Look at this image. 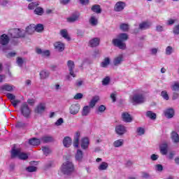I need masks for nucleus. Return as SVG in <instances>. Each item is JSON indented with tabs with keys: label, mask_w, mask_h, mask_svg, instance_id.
Here are the masks:
<instances>
[{
	"label": "nucleus",
	"mask_w": 179,
	"mask_h": 179,
	"mask_svg": "<svg viewBox=\"0 0 179 179\" xmlns=\"http://www.w3.org/2000/svg\"><path fill=\"white\" fill-rule=\"evenodd\" d=\"M128 38V34L124 33L120 34L117 36V38L113 39L112 43L113 45H115V47H118L120 50H126L127 44L123 41H127Z\"/></svg>",
	"instance_id": "nucleus-1"
},
{
	"label": "nucleus",
	"mask_w": 179,
	"mask_h": 179,
	"mask_svg": "<svg viewBox=\"0 0 179 179\" xmlns=\"http://www.w3.org/2000/svg\"><path fill=\"white\" fill-rule=\"evenodd\" d=\"M11 157L12 159L18 157L20 160H27V159H29V155L27 153L22 152V149L13 148L11 150Z\"/></svg>",
	"instance_id": "nucleus-2"
},
{
	"label": "nucleus",
	"mask_w": 179,
	"mask_h": 179,
	"mask_svg": "<svg viewBox=\"0 0 179 179\" xmlns=\"http://www.w3.org/2000/svg\"><path fill=\"white\" fill-rule=\"evenodd\" d=\"M75 171V166L71 161L65 162L62 166V172L64 173L66 176H69L72 174Z\"/></svg>",
	"instance_id": "nucleus-3"
},
{
	"label": "nucleus",
	"mask_w": 179,
	"mask_h": 179,
	"mask_svg": "<svg viewBox=\"0 0 179 179\" xmlns=\"http://www.w3.org/2000/svg\"><path fill=\"white\" fill-rule=\"evenodd\" d=\"M8 34L13 38H20V37H24V30L17 28L10 29Z\"/></svg>",
	"instance_id": "nucleus-4"
},
{
	"label": "nucleus",
	"mask_w": 179,
	"mask_h": 179,
	"mask_svg": "<svg viewBox=\"0 0 179 179\" xmlns=\"http://www.w3.org/2000/svg\"><path fill=\"white\" fill-rule=\"evenodd\" d=\"M131 101L135 104H142L145 103V96L142 94H136L131 97Z\"/></svg>",
	"instance_id": "nucleus-5"
},
{
	"label": "nucleus",
	"mask_w": 179,
	"mask_h": 179,
	"mask_svg": "<svg viewBox=\"0 0 179 179\" xmlns=\"http://www.w3.org/2000/svg\"><path fill=\"white\" fill-rule=\"evenodd\" d=\"M20 110L23 117H24L25 118H29L31 113L30 108H29V105H27V103H22Z\"/></svg>",
	"instance_id": "nucleus-6"
},
{
	"label": "nucleus",
	"mask_w": 179,
	"mask_h": 179,
	"mask_svg": "<svg viewBox=\"0 0 179 179\" xmlns=\"http://www.w3.org/2000/svg\"><path fill=\"white\" fill-rule=\"evenodd\" d=\"M80 110V105L79 103L72 104L69 108V113L72 115H76Z\"/></svg>",
	"instance_id": "nucleus-7"
},
{
	"label": "nucleus",
	"mask_w": 179,
	"mask_h": 179,
	"mask_svg": "<svg viewBox=\"0 0 179 179\" xmlns=\"http://www.w3.org/2000/svg\"><path fill=\"white\" fill-rule=\"evenodd\" d=\"M67 66L69 71V75L73 78H76V74L73 72V69H75V62L72 60H69L67 62Z\"/></svg>",
	"instance_id": "nucleus-8"
},
{
	"label": "nucleus",
	"mask_w": 179,
	"mask_h": 179,
	"mask_svg": "<svg viewBox=\"0 0 179 179\" xmlns=\"http://www.w3.org/2000/svg\"><path fill=\"white\" fill-rule=\"evenodd\" d=\"M115 132L117 134V135H124V134H127V127L122 124H118L115 127Z\"/></svg>",
	"instance_id": "nucleus-9"
},
{
	"label": "nucleus",
	"mask_w": 179,
	"mask_h": 179,
	"mask_svg": "<svg viewBox=\"0 0 179 179\" xmlns=\"http://www.w3.org/2000/svg\"><path fill=\"white\" fill-rule=\"evenodd\" d=\"M123 62H124V55L120 54L114 58L113 61V65H115V66H119V65H121Z\"/></svg>",
	"instance_id": "nucleus-10"
},
{
	"label": "nucleus",
	"mask_w": 179,
	"mask_h": 179,
	"mask_svg": "<svg viewBox=\"0 0 179 179\" xmlns=\"http://www.w3.org/2000/svg\"><path fill=\"white\" fill-rule=\"evenodd\" d=\"M126 6L127 5L125 4V2L117 1L114 6V10L115 12H121L124 10V8H125Z\"/></svg>",
	"instance_id": "nucleus-11"
},
{
	"label": "nucleus",
	"mask_w": 179,
	"mask_h": 179,
	"mask_svg": "<svg viewBox=\"0 0 179 179\" xmlns=\"http://www.w3.org/2000/svg\"><path fill=\"white\" fill-rule=\"evenodd\" d=\"M89 145H90V141L89 140V138L84 137L81 138V148L84 150H86L89 149Z\"/></svg>",
	"instance_id": "nucleus-12"
},
{
	"label": "nucleus",
	"mask_w": 179,
	"mask_h": 179,
	"mask_svg": "<svg viewBox=\"0 0 179 179\" xmlns=\"http://www.w3.org/2000/svg\"><path fill=\"white\" fill-rule=\"evenodd\" d=\"M9 41H10V39L8 35L3 34L0 36V44L1 45H8V44H9Z\"/></svg>",
	"instance_id": "nucleus-13"
},
{
	"label": "nucleus",
	"mask_w": 179,
	"mask_h": 179,
	"mask_svg": "<svg viewBox=\"0 0 179 179\" xmlns=\"http://www.w3.org/2000/svg\"><path fill=\"white\" fill-rule=\"evenodd\" d=\"M45 111V103H39L34 109L36 114H43Z\"/></svg>",
	"instance_id": "nucleus-14"
},
{
	"label": "nucleus",
	"mask_w": 179,
	"mask_h": 179,
	"mask_svg": "<svg viewBox=\"0 0 179 179\" xmlns=\"http://www.w3.org/2000/svg\"><path fill=\"white\" fill-rule=\"evenodd\" d=\"M164 114L166 118H173L175 114L174 109L171 108H167L164 111Z\"/></svg>",
	"instance_id": "nucleus-15"
},
{
	"label": "nucleus",
	"mask_w": 179,
	"mask_h": 179,
	"mask_svg": "<svg viewBox=\"0 0 179 179\" xmlns=\"http://www.w3.org/2000/svg\"><path fill=\"white\" fill-rule=\"evenodd\" d=\"M54 47L57 51H59V52H62L64 50H65V45L62 43V42H56L54 43Z\"/></svg>",
	"instance_id": "nucleus-16"
},
{
	"label": "nucleus",
	"mask_w": 179,
	"mask_h": 179,
	"mask_svg": "<svg viewBox=\"0 0 179 179\" xmlns=\"http://www.w3.org/2000/svg\"><path fill=\"white\" fill-rule=\"evenodd\" d=\"M122 119L124 122H131L132 121V117H131V115L127 112H124L122 114Z\"/></svg>",
	"instance_id": "nucleus-17"
},
{
	"label": "nucleus",
	"mask_w": 179,
	"mask_h": 179,
	"mask_svg": "<svg viewBox=\"0 0 179 179\" xmlns=\"http://www.w3.org/2000/svg\"><path fill=\"white\" fill-rule=\"evenodd\" d=\"M100 45V38H93L89 41V45L91 47H97Z\"/></svg>",
	"instance_id": "nucleus-18"
},
{
	"label": "nucleus",
	"mask_w": 179,
	"mask_h": 179,
	"mask_svg": "<svg viewBox=\"0 0 179 179\" xmlns=\"http://www.w3.org/2000/svg\"><path fill=\"white\" fill-rule=\"evenodd\" d=\"M79 139H80V132L76 131L73 140L74 148H79Z\"/></svg>",
	"instance_id": "nucleus-19"
},
{
	"label": "nucleus",
	"mask_w": 179,
	"mask_h": 179,
	"mask_svg": "<svg viewBox=\"0 0 179 179\" xmlns=\"http://www.w3.org/2000/svg\"><path fill=\"white\" fill-rule=\"evenodd\" d=\"M171 138L173 143H179V135L176 131H172L171 134Z\"/></svg>",
	"instance_id": "nucleus-20"
},
{
	"label": "nucleus",
	"mask_w": 179,
	"mask_h": 179,
	"mask_svg": "<svg viewBox=\"0 0 179 179\" xmlns=\"http://www.w3.org/2000/svg\"><path fill=\"white\" fill-rule=\"evenodd\" d=\"M41 141L43 143H50L51 142H54L55 140L54 139V137L51 136H45L41 138Z\"/></svg>",
	"instance_id": "nucleus-21"
},
{
	"label": "nucleus",
	"mask_w": 179,
	"mask_h": 179,
	"mask_svg": "<svg viewBox=\"0 0 179 179\" xmlns=\"http://www.w3.org/2000/svg\"><path fill=\"white\" fill-rule=\"evenodd\" d=\"M99 100H100V96H95L92 97V99L90 101L89 106L91 108H94V106H96V104H97V103L99 102Z\"/></svg>",
	"instance_id": "nucleus-22"
},
{
	"label": "nucleus",
	"mask_w": 179,
	"mask_h": 179,
	"mask_svg": "<svg viewBox=\"0 0 179 179\" xmlns=\"http://www.w3.org/2000/svg\"><path fill=\"white\" fill-rule=\"evenodd\" d=\"M63 144L65 148H69V146L72 145V139H71V137H65L63 140Z\"/></svg>",
	"instance_id": "nucleus-23"
},
{
	"label": "nucleus",
	"mask_w": 179,
	"mask_h": 179,
	"mask_svg": "<svg viewBox=\"0 0 179 179\" xmlns=\"http://www.w3.org/2000/svg\"><path fill=\"white\" fill-rule=\"evenodd\" d=\"M79 19V13H76L73 14L71 17L67 18V22L70 23H73V22H76Z\"/></svg>",
	"instance_id": "nucleus-24"
},
{
	"label": "nucleus",
	"mask_w": 179,
	"mask_h": 179,
	"mask_svg": "<svg viewBox=\"0 0 179 179\" xmlns=\"http://www.w3.org/2000/svg\"><path fill=\"white\" fill-rule=\"evenodd\" d=\"M29 143L32 146H38V145L41 143V141H40L38 138H34L29 141Z\"/></svg>",
	"instance_id": "nucleus-25"
},
{
	"label": "nucleus",
	"mask_w": 179,
	"mask_h": 179,
	"mask_svg": "<svg viewBox=\"0 0 179 179\" xmlns=\"http://www.w3.org/2000/svg\"><path fill=\"white\" fill-rule=\"evenodd\" d=\"M36 31V25L32 24L28 26L26 28V32L28 33V34H33Z\"/></svg>",
	"instance_id": "nucleus-26"
},
{
	"label": "nucleus",
	"mask_w": 179,
	"mask_h": 179,
	"mask_svg": "<svg viewBox=\"0 0 179 179\" xmlns=\"http://www.w3.org/2000/svg\"><path fill=\"white\" fill-rule=\"evenodd\" d=\"M107 169H108V163L105 162H101L98 166V170H99V171L107 170Z\"/></svg>",
	"instance_id": "nucleus-27"
},
{
	"label": "nucleus",
	"mask_w": 179,
	"mask_h": 179,
	"mask_svg": "<svg viewBox=\"0 0 179 179\" xmlns=\"http://www.w3.org/2000/svg\"><path fill=\"white\" fill-rule=\"evenodd\" d=\"M41 79H47L50 76V72L47 70H42L40 73Z\"/></svg>",
	"instance_id": "nucleus-28"
},
{
	"label": "nucleus",
	"mask_w": 179,
	"mask_h": 179,
	"mask_svg": "<svg viewBox=\"0 0 179 179\" xmlns=\"http://www.w3.org/2000/svg\"><path fill=\"white\" fill-rule=\"evenodd\" d=\"M99 24V20L94 15L91 16L90 19V24L91 26H97Z\"/></svg>",
	"instance_id": "nucleus-29"
},
{
	"label": "nucleus",
	"mask_w": 179,
	"mask_h": 179,
	"mask_svg": "<svg viewBox=\"0 0 179 179\" xmlns=\"http://www.w3.org/2000/svg\"><path fill=\"white\" fill-rule=\"evenodd\" d=\"M110 57H106L101 63V68H107V66L110 65Z\"/></svg>",
	"instance_id": "nucleus-30"
},
{
	"label": "nucleus",
	"mask_w": 179,
	"mask_h": 179,
	"mask_svg": "<svg viewBox=\"0 0 179 179\" xmlns=\"http://www.w3.org/2000/svg\"><path fill=\"white\" fill-rule=\"evenodd\" d=\"M82 159H83V152L80 150H78L77 153L76 154V160L81 162Z\"/></svg>",
	"instance_id": "nucleus-31"
},
{
	"label": "nucleus",
	"mask_w": 179,
	"mask_h": 179,
	"mask_svg": "<svg viewBox=\"0 0 179 179\" xmlns=\"http://www.w3.org/2000/svg\"><path fill=\"white\" fill-rule=\"evenodd\" d=\"M92 12H94L95 13H101V8L100 7V5L95 4L92 6Z\"/></svg>",
	"instance_id": "nucleus-32"
},
{
	"label": "nucleus",
	"mask_w": 179,
	"mask_h": 179,
	"mask_svg": "<svg viewBox=\"0 0 179 179\" xmlns=\"http://www.w3.org/2000/svg\"><path fill=\"white\" fill-rule=\"evenodd\" d=\"M61 36H63L64 38L66 40H71V37H69V35H68V31L66 29H62L60 31Z\"/></svg>",
	"instance_id": "nucleus-33"
},
{
	"label": "nucleus",
	"mask_w": 179,
	"mask_h": 179,
	"mask_svg": "<svg viewBox=\"0 0 179 179\" xmlns=\"http://www.w3.org/2000/svg\"><path fill=\"white\" fill-rule=\"evenodd\" d=\"M90 108H92L89 106H84L82 111V115L83 116L89 115V113H90Z\"/></svg>",
	"instance_id": "nucleus-34"
},
{
	"label": "nucleus",
	"mask_w": 179,
	"mask_h": 179,
	"mask_svg": "<svg viewBox=\"0 0 179 179\" xmlns=\"http://www.w3.org/2000/svg\"><path fill=\"white\" fill-rule=\"evenodd\" d=\"M167 143H164L162 144L160 146V150H161V153L162 155H167Z\"/></svg>",
	"instance_id": "nucleus-35"
},
{
	"label": "nucleus",
	"mask_w": 179,
	"mask_h": 179,
	"mask_svg": "<svg viewBox=\"0 0 179 179\" xmlns=\"http://www.w3.org/2000/svg\"><path fill=\"white\" fill-rule=\"evenodd\" d=\"M150 27V22H143L139 24V29H141V30H145V29H149Z\"/></svg>",
	"instance_id": "nucleus-36"
},
{
	"label": "nucleus",
	"mask_w": 179,
	"mask_h": 179,
	"mask_svg": "<svg viewBox=\"0 0 179 179\" xmlns=\"http://www.w3.org/2000/svg\"><path fill=\"white\" fill-rule=\"evenodd\" d=\"M42 150H43V155H45V156H48V155H50V153L52 152L51 148H50V147H47V146L43 147Z\"/></svg>",
	"instance_id": "nucleus-37"
},
{
	"label": "nucleus",
	"mask_w": 179,
	"mask_h": 179,
	"mask_svg": "<svg viewBox=\"0 0 179 179\" xmlns=\"http://www.w3.org/2000/svg\"><path fill=\"white\" fill-rule=\"evenodd\" d=\"M1 89L5 92H12V90H13V86L6 84L3 85Z\"/></svg>",
	"instance_id": "nucleus-38"
},
{
	"label": "nucleus",
	"mask_w": 179,
	"mask_h": 179,
	"mask_svg": "<svg viewBox=\"0 0 179 179\" xmlns=\"http://www.w3.org/2000/svg\"><path fill=\"white\" fill-rule=\"evenodd\" d=\"M171 89L173 90V92H178L179 82L178 81L174 82L173 84L171 86Z\"/></svg>",
	"instance_id": "nucleus-39"
},
{
	"label": "nucleus",
	"mask_w": 179,
	"mask_h": 179,
	"mask_svg": "<svg viewBox=\"0 0 179 179\" xmlns=\"http://www.w3.org/2000/svg\"><path fill=\"white\" fill-rule=\"evenodd\" d=\"M122 145H124L123 139L117 140L113 143V146L115 148H120V146H122Z\"/></svg>",
	"instance_id": "nucleus-40"
},
{
	"label": "nucleus",
	"mask_w": 179,
	"mask_h": 179,
	"mask_svg": "<svg viewBox=\"0 0 179 179\" xmlns=\"http://www.w3.org/2000/svg\"><path fill=\"white\" fill-rule=\"evenodd\" d=\"M174 52V48L171 46H167L165 50L166 55H171L172 53Z\"/></svg>",
	"instance_id": "nucleus-41"
},
{
	"label": "nucleus",
	"mask_w": 179,
	"mask_h": 179,
	"mask_svg": "<svg viewBox=\"0 0 179 179\" xmlns=\"http://www.w3.org/2000/svg\"><path fill=\"white\" fill-rule=\"evenodd\" d=\"M44 30V25L42 24H38L36 26L35 25V31H37L38 33H41Z\"/></svg>",
	"instance_id": "nucleus-42"
},
{
	"label": "nucleus",
	"mask_w": 179,
	"mask_h": 179,
	"mask_svg": "<svg viewBox=\"0 0 179 179\" xmlns=\"http://www.w3.org/2000/svg\"><path fill=\"white\" fill-rule=\"evenodd\" d=\"M34 13L36 15H38L39 16H41L43 15V13H44V10L41 7H37L34 10Z\"/></svg>",
	"instance_id": "nucleus-43"
},
{
	"label": "nucleus",
	"mask_w": 179,
	"mask_h": 179,
	"mask_svg": "<svg viewBox=\"0 0 179 179\" xmlns=\"http://www.w3.org/2000/svg\"><path fill=\"white\" fill-rule=\"evenodd\" d=\"M120 29H122V31H128V30H129V25L125 23L121 24Z\"/></svg>",
	"instance_id": "nucleus-44"
},
{
	"label": "nucleus",
	"mask_w": 179,
	"mask_h": 179,
	"mask_svg": "<svg viewBox=\"0 0 179 179\" xmlns=\"http://www.w3.org/2000/svg\"><path fill=\"white\" fill-rule=\"evenodd\" d=\"M39 5H40V3H38L37 2H32L28 5V9L31 10L34 9V8H37V6H38Z\"/></svg>",
	"instance_id": "nucleus-45"
},
{
	"label": "nucleus",
	"mask_w": 179,
	"mask_h": 179,
	"mask_svg": "<svg viewBox=\"0 0 179 179\" xmlns=\"http://www.w3.org/2000/svg\"><path fill=\"white\" fill-rule=\"evenodd\" d=\"M146 115L148 118H150V120H155L156 118V113L152 111H148Z\"/></svg>",
	"instance_id": "nucleus-46"
},
{
	"label": "nucleus",
	"mask_w": 179,
	"mask_h": 179,
	"mask_svg": "<svg viewBox=\"0 0 179 179\" xmlns=\"http://www.w3.org/2000/svg\"><path fill=\"white\" fill-rule=\"evenodd\" d=\"M26 170L28 171V173H34L37 171V167L31 166L26 168Z\"/></svg>",
	"instance_id": "nucleus-47"
},
{
	"label": "nucleus",
	"mask_w": 179,
	"mask_h": 179,
	"mask_svg": "<svg viewBox=\"0 0 179 179\" xmlns=\"http://www.w3.org/2000/svg\"><path fill=\"white\" fill-rule=\"evenodd\" d=\"M17 64L19 66H23V64H24V59L22 57H17Z\"/></svg>",
	"instance_id": "nucleus-48"
},
{
	"label": "nucleus",
	"mask_w": 179,
	"mask_h": 179,
	"mask_svg": "<svg viewBox=\"0 0 179 179\" xmlns=\"http://www.w3.org/2000/svg\"><path fill=\"white\" fill-rule=\"evenodd\" d=\"M52 89H53V90H55V92H59V90H61V89H62V87H61V85L59 83H55L53 85Z\"/></svg>",
	"instance_id": "nucleus-49"
},
{
	"label": "nucleus",
	"mask_w": 179,
	"mask_h": 179,
	"mask_svg": "<svg viewBox=\"0 0 179 179\" xmlns=\"http://www.w3.org/2000/svg\"><path fill=\"white\" fill-rule=\"evenodd\" d=\"M161 96L162 97H163V99H164V100H169V94H167V91H162L161 92Z\"/></svg>",
	"instance_id": "nucleus-50"
},
{
	"label": "nucleus",
	"mask_w": 179,
	"mask_h": 179,
	"mask_svg": "<svg viewBox=\"0 0 179 179\" xmlns=\"http://www.w3.org/2000/svg\"><path fill=\"white\" fill-rule=\"evenodd\" d=\"M15 127L16 128H25L26 123L22 122H17Z\"/></svg>",
	"instance_id": "nucleus-51"
},
{
	"label": "nucleus",
	"mask_w": 179,
	"mask_h": 179,
	"mask_svg": "<svg viewBox=\"0 0 179 179\" xmlns=\"http://www.w3.org/2000/svg\"><path fill=\"white\" fill-rule=\"evenodd\" d=\"M73 99L74 100H80V99H83V94L78 93L74 96Z\"/></svg>",
	"instance_id": "nucleus-52"
},
{
	"label": "nucleus",
	"mask_w": 179,
	"mask_h": 179,
	"mask_svg": "<svg viewBox=\"0 0 179 179\" xmlns=\"http://www.w3.org/2000/svg\"><path fill=\"white\" fill-rule=\"evenodd\" d=\"M175 156H176V152L172 151L169 153L167 157H168V159H169V160H173V159H174Z\"/></svg>",
	"instance_id": "nucleus-53"
},
{
	"label": "nucleus",
	"mask_w": 179,
	"mask_h": 179,
	"mask_svg": "<svg viewBox=\"0 0 179 179\" xmlns=\"http://www.w3.org/2000/svg\"><path fill=\"white\" fill-rule=\"evenodd\" d=\"M137 133L138 134V135H143L145 134V129L142 128V127H138L137 128Z\"/></svg>",
	"instance_id": "nucleus-54"
},
{
	"label": "nucleus",
	"mask_w": 179,
	"mask_h": 179,
	"mask_svg": "<svg viewBox=\"0 0 179 179\" xmlns=\"http://www.w3.org/2000/svg\"><path fill=\"white\" fill-rule=\"evenodd\" d=\"M6 96H7V98L9 100H12V101H13V100H15V99H16V96H15V95H13V94H10V93H8L6 94Z\"/></svg>",
	"instance_id": "nucleus-55"
},
{
	"label": "nucleus",
	"mask_w": 179,
	"mask_h": 179,
	"mask_svg": "<svg viewBox=\"0 0 179 179\" xmlns=\"http://www.w3.org/2000/svg\"><path fill=\"white\" fill-rule=\"evenodd\" d=\"M57 127H59V125H62L64 124V119L59 118L57 122L55 123Z\"/></svg>",
	"instance_id": "nucleus-56"
},
{
	"label": "nucleus",
	"mask_w": 179,
	"mask_h": 179,
	"mask_svg": "<svg viewBox=\"0 0 179 179\" xmlns=\"http://www.w3.org/2000/svg\"><path fill=\"white\" fill-rule=\"evenodd\" d=\"M108 83H110V77H106L103 80L102 84L107 85Z\"/></svg>",
	"instance_id": "nucleus-57"
},
{
	"label": "nucleus",
	"mask_w": 179,
	"mask_h": 179,
	"mask_svg": "<svg viewBox=\"0 0 179 179\" xmlns=\"http://www.w3.org/2000/svg\"><path fill=\"white\" fill-rule=\"evenodd\" d=\"M173 31L174 34H179V24L174 27Z\"/></svg>",
	"instance_id": "nucleus-58"
},
{
	"label": "nucleus",
	"mask_w": 179,
	"mask_h": 179,
	"mask_svg": "<svg viewBox=\"0 0 179 179\" xmlns=\"http://www.w3.org/2000/svg\"><path fill=\"white\" fill-rule=\"evenodd\" d=\"M98 111H99V113H104V111H106V106L101 105L98 108Z\"/></svg>",
	"instance_id": "nucleus-59"
},
{
	"label": "nucleus",
	"mask_w": 179,
	"mask_h": 179,
	"mask_svg": "<svg viewBox=\"0 0 179 179\" xmlns=\"http://www.w3.org/2000/svg\"><path fill=\"white\" fill-rule=\"evenodd\" d=\"M155 169H156L157 171H162L163 166L162 164H157V165H155Z\"/></svg>",
	"instance_id": "nucleus-60"
},
{
	"label": "nucleus",
	"mask_w": 179,
	"mask_h": 179,
	"mask_svg": "<svg viewBox=\"0 0 179 179\" xmlns=\"http://www.w3.org/2000/svg\"><path fill=\"white\" fill-rule=\"evenodd\" d=\"M19 103H20V100H13L11 101V103L13 104V107H17V104H19Z\"/></svg>",
	"instance_id": "nucleus-61"
},
{
	"label": "nucleus",
	"mask_w": 179,
	"mask_h": 179,
	"mask_svg": "<svg viewBox=\"0 0 179 179\" xmlns=\"http://www.w3.org/2000/svg\"><path fill=\"white\" fill-rule=\"evenodd\" d=\"M141 177L143 178H149V177H150V176L149 175V173H148L146 172H142Z\"/></svg>",
	"instance_id": "nucleus-62"
},
{
	"label": "nucleus",
	"mask_w": 179,
	"mask_h": 179,
	"mask_svg": "<svg viewBox=\"0 0 179 179\" xmlns=\"http://www.w3.org/2000/svg\"><path fill=\"white\" fill-rule=\"evenodd\" d=\"M43 57H50V51L49 50H43L42 52Z\"/></svg>",
	"instance_id": "nucleus-63"
},
{
	"label": "nucleus",
	"mask_w": 179,
	"mask_h": 179,
	"mask_svg": "<svg viewBox=\"0 0 179 179\" xmlns=\"http://www.w3.org/2000/svg\"><path fill=\"white\" fill-rule=\"evenodd\" d=\"M150 159L152 161H156L159 159V155L153 154V155H151Z\"/></svg>",
	"instance_id": "nucleus-64"
}]
</instances>
